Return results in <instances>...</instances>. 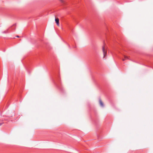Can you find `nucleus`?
<instances>
[{"label": "nucleus", "mask_w": 153, "mask_h": 153, "mask_svg": "<svg viewBox=\"0 0 153 153\" xmlns=\"http://www.w3.org/2000/svg\"><path fill=\"white\" fill-rule=\"evenodd\" d=\"M102 51L103 52V54L104 55L103 58H105V56L107 54V51L105 48L104 46H103L102 47Z\"/></svg>", "instance_id": "1"}, {"label": "nucleus", "mask_w": 153, "mask_h": 153, "mask_svg": "<svg viewBox=\"0 0 153 153\" xmlns=\"http://www.w3.org/2000/svg\"><path fill=\"white\" fill-rule=\"evenodd\" d=\"M55 21L57 26H59V20L58 18H56Z\"/></svg>", "instance_id": "2"}, {"label": "nucleus", "mask_w": 153, "mask_h": 153, "mask_svg": "<svg viewBox=\"0 0 153 153\" xmlns=\"http://www.w3.org/2000/svg\"><path fill=\"white\" fill-rule=\"evenodd\" d=\"M99 102L100 106L102 107H103L104 106V105L101 99H100L99 100Z\"/></svg>", "instance_id": "3"}, {"label": "nucleus", "mask_w": 153, "mask_h": 153, "mask_svg": "<svg viewBox=\"0 0 153 153\" xmlns=\"http://www.w3.org/2000/svg\"><path fill=\"white\" fill-rule=\"evenodd\" d=\"M124 59H122V60L123 61H125L126 60L128 59H129L128 56H126V55H124Z\"/></svg>", "instance_id": "4"}, {"label": "nucleus", "mask_w": 153, "mask_h": 153, "mask_svg": "<svg viewBox=\"0 0 153 153\" xmlns=\"http://www.w3.org/2000/svg\"><path fill=\"white\" fill-rule=\"evenodd\" d=\"M60 1H61V2H63V0H59Z\"/></svg>", "instance_id": "5"}, {"label": "nucleus", "mask_w": 153, "mask_h": 153, "mask_svg": "<svg viewBox=\"0 0 153 153\" xmlns=\"http://www.w3.org/2000/svg\"><path fill=\"white\" fill-rule=\"evenodd\" d=\"M16 37H19V36H16Z\"/></svg>", "instance_id": "6"}, {"label": "nucleus", "mask_w": 153, "mask_h": 153, "mask_svg": "<svg viewBox=\"0 0 153 153\" xmlns=\"http://www.w3.org/2000/svg\"><path fill=\"white\" fill-rule=\"evenodd\" d=\"M1 125V123H0V126Z\"/></svg>", "instance_id": "7"}]
</instances>
